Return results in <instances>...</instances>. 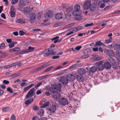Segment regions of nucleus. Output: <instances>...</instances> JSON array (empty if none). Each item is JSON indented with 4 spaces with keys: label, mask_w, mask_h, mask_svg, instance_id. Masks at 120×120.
Masks as SVG:
<instances>
[{
    "label": "nucleus",
    "mask_w": 120,
    "mask_h": 120,
    "mask_svg": "<svg viewBox=\"0 0 120 120\" xmlns=\"http://www.w3.org/2000/svg\"><path fill=\"white\" fill-rule=\"evenodd\" d=\"M9 81L7 80H3V83L6 85L8 84L9 83Z\"/></svg>",
    "instance_id": "3c124183"
},
{
    "label": "nucleus",
    "mask_w": 120,
    "mask_h": 120,
    "mask_svg": "<svg viewBox=\"0 0 120 120\" xmlns=\"http://www.w3.org/2000/svg\"><path fill=\"white\" fill-rule=\"evenodd\" d=\"M89 57L88 55L86 54L82 56L81 58L82 59L88 57Z\"/></svg>",
    "instance_id": "864d4df0"
},
{
    "label": "nucleus",
    "mask_w": 120,
    "mask_h": 120,
    "mask_svg": "<svg viewBox=\"0 0 120 120\" xmlns=\"http://www.w3.org/2000/svg\"><path fill=\"white\" fill-rule=\"evenodd\" d=\"M48 112L51 113H53L56 110V106L54 105H52L51 107L48 109Z\"/></svg>",
    "instance_id": "f8f14e48"
},
{
    "label": "nucleus",
    "mask_w": 120,
    "mask_h": 120,
    "mask_svg": "<svg viewBox=\"0 0 120 120\" xmlns=\"http://www.w3.org/2000/svg\"><path fill=\"white\" fill-rule=\"evenodd\" d=\"M19 3L23 6L26 5L28 3L27 0H20Z\"/></svg>",
    "instance_id": "4be33fe9"
},
{
    "label": "nucleus",
    "mask_w": 120,
    "mask_h": 120,
    "mask_svg": "<svg viewBox=\"0 0 120 120\" xmlns=\"http://www.w3.org/2000/svg\"><path fill=\"white\" fill-rule=\"evenodd\" d=\"M19 74H18V73H16L11 75L9 77H10L11 78H15L16 77L19 76Z\"/></svg>",
    "instance_id": "c9c22d12"
},
{
    "label": "nucleus",
    "mask_w": 120,
    "mask_h": 120,
    "mask_svg": "<svg viewBox=\"0 0 120 120\" xmlns=\"http://www.w3.org/2000/svg\"><path fill=\"white\" fill-rule=\"evenodd\" d=\"M113 47L114 50L116 51L117 52L120 51V45L118 44H115L114 45Z\"/></svg>",
    "instance_id": "f3484780"
},
{
    "label": "nucleus",
    "mask_w": 120,
    "mask_h": 120,
    "mask_svg": "<svg viewBox=\"0 0 120 120\" xmlns=\"http://www.w3.org/2000/svg\"><path fill=\"white\" fill-rule=\"evenodd\" d=\"M34 90H30L26 96L27 99H28L33 96Z\"/></svg>",
    "instance_id": "dca6fc26"
},
{
    "label": "nucleus",
    "mask_w": 120,
    "mask_h": 120,
    "mask_svg": "<svg viewBox=\"0 0 120 120\" xmlns=\"http://www.w3.org/2000/svg\"><path fill=\"white\" fill-rule=\"evenodd\" d=\"M46 56H49L50 55H55L56 54V52H54L53 50L51 48H48L46 49Z\"/></svg>",
    "instance_id": "20e7f679"
},
{
    "label": "nucleus",
    "mask_w": 120,
    "mask_h": 120,
    "mask_svg": "<svg viewBox=\"0 0 120 120\" xmlns=\"http://www.w3.org/2000/svg\"><path fill=\"white\" fill-rule=\"evenodd\" d=\"M59 103L62 106H65L68 104V100L65 98H61L58 100Z\"/></svg>",
    "instance_id": "7ed1b4c3"
},
{
    "label": "nucleus",
    "mask_w": 120,
    "mask_h": 120,
    "mask_svg": "<svg viewBox=\"0 0 120 120\" xmlns=\"http://www.w3.org/2000/svg\"><path fill=\"white\" fill-rule=\"evenodd\" d=\"M55 16L56 19L59 20L62 19V15L61 14L59 13L56 14Z\"/></svg>",
    "instance_id": "412c9836"
},
{
    "label": "nucleus",
    "mask_w": 120,
    "mask_h": 120,
    "mask_svg": "<svg viewBox=\"0 0 120 120\" xmlns=\"http://www.w3.org/2000/svg\"><path fill=\"white\" fill-rule=\"evenodd\" d=\"M77 80L79 82H82L84 80V77L82 75H77L75 77Z\"/></svg>",
    "instance_id": "9b49d317"
},
{
    "label": "nucleus",
    "mask_w": 120,
    "mask_h": 120,
    "mask_svg": "<svg viewBox=\"0 0 120 120\" xmlns=\"http://www.w3.org/2000/svg\"><path fill=\"white\" fill-rule=\"evenodd\" d=\"M94 24L93 23H91L88 24H86L84 25V26L85 27H87L92 26Z\"/></svg>",
    "instance_id": "09e8293b"
},
{
    "label": "nucleus",
    "mask_w": 120,
    "mask_h": 120,
    "mask_svg": "<svg viewBox=\"0 0 120 120\" xmlns=\"http://www.w3.org/2000/svg\"><path fill=\"white\" fill-rule=\"evenodd\" d=\"M24 12L25 14H28L29 13L30 10L29 8L27 7H26L24 8Z\"/></svg>",
    "instance_id": "c756f323"
},
{
    "label": "nucleus",
    "mask_w": 120,
    "mask_h": 120,
    "mask_svg": "<svg viewBox=\"0 0 120 120\" xmlns=\"http://www.w3.org/2000/svg\"><path fill=\"white\" fill-rule=\"evenodd\" d=\"M9 109V107H6L3 108L2 109V111L4 112H6L8 111Z\"/></svg>",
    "instance_id": "4c0bfd02"
},
{
    "label": "nucleus",
    "mask_w": 120,
    "mask_h": 120,
    "mask_svg": "<svg viewBox=\"0 0 120 120\" xmlns=\"http://www.w3.org/2000/svg\"><path fill=\"white\" fill-rule=\"evenodd\" d=\"M17 22L18 23H20L21 24H23L24 23L23 20L21 19H18L17 21Z\"/></svg>",
    "instance_id": "49530a36"
},
{
    "label": "nucleus",
    "mask_w": 120,
    "mask_h": 120,
    "mask_svg": "<svg viewBox=\"0 0 120 120\" xmlns=\"http://www.w3.org/2000/svg\"><path fill=\"white\" fill-rule=\"evenodd\" d=\"M10 11L11 17H15V10L13 6L11 7L10 8Z\"/></svg>",
    "instance_id": "ddd939ff"
},
{
    "label": "nucleus",
    "mask_w": 120,
    "mask_h": 120,
    "mask_svg": "<svg viewBox=\"0 0 120 120\" xmlns=\"http://www.w3.org/2000/svg\"><path fill=\"white\" fill-rule=\"evenodd\" d=\"M34 84H35L34 83L31 84L29 86L26 87L24 88V90H28L31 87L34 86Z\"/></svg>",
    "instance_id": "7c9ffc66"
},
{
    "label": "nucleus",
    "mask_w": 120,
    "mask_h": 120,
    "mask_svg": "<svg viewBox=\"0 0 120 120\" xmlns=\"http://www.w3.org/2000/svg\"><path fill=\"white\" fill-rule=\"evenodd\" d=\"M19 34L20 36H22L24 35L25 33L23 31L20 30L19 32Z\"/></svg>",
    "instance_id": "6e6d98bb"
},
{
    "label": "nucleus",
    "mask_w": 120,
    "mask_h": 120,
    "mask_svg": "<svg viewBox=\"0 0 120 120\" xmlns=\"http://www.w3.org/2000/svg\"><path fill=\"white\" fill-rule=\"evenodd\" d=\"M115 56L117 60L120 61V53H116L115 55Z\"/></svg>",
    "instance_id": "2f4dec72"
},
{
    "label": "nucleus",
    "mask_w": 120,
    "mask_h": 120,
    "mask_svg": "<svg viewBox=\"0 0 120 120\" xmlns=\"http://www.w3.org/2000/svg\"><path fill=\"white\" fill-rule=\"evenodd\" d=\"M42 83L41 82H40L38 83L35 85V88L36 89L39 86L41 85Z\"/></svg>",
    "instance_id": "c03bdc74"
},
{
    "label": "nucleus",
    "mask_w": 120,
    "mask_h": 120,
    "mask_svg": "<svg viewBox=\"0 0 120 120\" xmlns=\"http://www.w3.org/2000/svg\"><path fill=\"white\" fill-rule=\"evenodd\" d=\"M81 11H78L74 10L72 12L73 15L76 16L81 15Z\"/></svg>",
    "instance_id": "6ab92c4d"
},
{
    "label": "nucleus",
    "mask_w": 120,
    "mask_h": 120,
    "mask_svg": "<svg viewBox=\"0 0 120 120\" xmlns=\"http://www.w3.org/2000/svg\"><path fill=\"white\" fill-rule=\"evenodd\" d=\"M80 6L78 4L75 5L74 7V10L81 11L80 10Z\"/></svg>",
    "instance_id": "bb28decb"
},
{
    "label": "nucleus",
    "mask_w": 120,
    "mask_h": 120,
    "mask_svg": "<svg viewBox=\"0 0 120 120\" xmlns=\"http://www.w3.org/2000/svg\"><path fill=\"white\" fill-rule=\"evenodd\" d=\"M64 14L65 15V18L67 20H69L71 18V15L70 13H67L66 12H64Z\"/></svg>",
    "instance_id": "aec40b11"
},
{
    "label": "nucleus",
    "mask_w": 120,
    "mask_h": 120,
    "mask_svg": "<svg viewBox=\"0 0 120 120\" xmlns=\"http://www.w3.org/2000/svg\"><path fill=\"white\" fill-rule=\"evenodd\" d=\"M44 111L43 109H41L38 112V114L40 116H42L43 114Z\"/></svg>",
    "instance_id": "58836bf2"
},
{
    "label": "nucleus",
    "mask_w": 120,
    "mask_h": 120,
    "mask_svg": "<svg viewBox=\"0 0 120 120\" xmlns=\"http://www.w3.org/2000/svg\"><path fill=\"white\" fill-rule=\"evenodd\" d=\"M14 45L11 42V43L9 44L8 45V46L10 48H12L14 47Z\"/></svg>",
    "instance_id": "680f3d73"
},
{
    "label": "nucleus",
    "mask_w": 120,
    "mask_h": 120,
    "mask_svg": "<svg viewBox=\"0 0 120 120\" xmlns=\"http://www.w3.org/2000/svg\"><path fill=\"white\" fill-rule=\"evenodd\" d=\"M18 0H12L11 3L12 4L14 5L17 3L18 2Z\"/></svg>",
    "instance_id": "a19ab883"
},
{
    "label": "nucleus",
    "mask_w": 120,
    "mask_h": 120,
    "mask_svg": "<svg viewBox=\"0 0 120 120\" xmlns=\"http://www.w3.org/2000/svg\"><path fill=\"white\" fill-rule=\"evenodd\" d=\"M23 6L22 5L20 4H18V8L17 9L19 11H22V9L23 8Z\"/></svg>",
    "instance_id": "473e14b6"
},
{
    "label": "nucleus",
    "mask_w": 120,
    "mask_h": 120,
    "mask_svg": "<svg viewBox=\"0 0 120 120\" xmlns=\"http://www.w3.org/2000/svg\"><path fill=\"white\" fill-rule=\"evenodd\" d=\"M77 72L80 75H82L85 74L86 72V71L84 68H81L78 69Z\"/></svg>",
    "instance_id": "1a4fd4ad"
},
{
    "label": "nucleus",
    "mask_w": 120,
    "mask_h": 120,
    "mask_svg": "<svg viewBox=\"0 0 120 120\" xmlns=\"http://www.w3.org/2000/svg\"><path fill=\"white\" fill-rule=\"evenodd\" d=\"M78 16L75 19L78 20H81L82 19L81 17V16H80V15H79V16Z\"/></svg>",
    "instance_id": "052dcab7"
},
{
    "label": "nucleus",
    "mask_w": 120,
    "mask_h": 120,
    "mask_svg": "<svg viewBox=\"0 0 120 120\" xmlns=\"http://www.w3.org/2000/svg\"><path fill=\"white\" fill-rule=\"evenodd\" d=\"M79 66V64H76L71 66L69 68V69H71L72 68H74L75 67H76L78 66Z\"/></svg>",
    "instance_id": "e433bc0d"
},
{
    "label": "nucleus",
    "mask_w": 120,
    "mask_h": 120,
    "mask_svg": "<svg viewBox=\"0 0 120 120\" xmlns=\"http://www.w3.org/2000/svg\"><path fill=\"white\" fill-rule=\"evenodd\" d=\"M60 80L63 85H65L68 83V80L66 78L63 77L61 78Z\"/></svg>",
    "instance_id": "9d476101"
},
{
    "label": "nucleus",
    "mask_w": 120,
    "mask_h": 120,
    "mask_svg": "<svg viewBox=\"0 0 120 120\" xmlns=\"http://www.w3.org/2000/svg\"><path fill=\"white\" fill-rule=\"evenodd\" d=\"M15 117L14 115H12L11 116L10 120H15Z\"/></svg>",
    "instance_id": "0e129e2a"
},
{
    "label": "nucleus",
    "mask_w": 120,
    "mask_h": 120,
    "mask_svg": "<svg viewBox=\"0 0 120 120\" xmlns=\"http://www.w3.org/2000/svg\"><path fill=\"white\" fill-rule=\"evenodd\" d=\"M27 49L22 50L19 51L18 52V54H25L28 52Z\"/></svg>",
    "instance_id": "a878e982"
},
{
    "label": "nucleus",
    "mask_w": 120,
    "mask_h": 120,
    "mask_svg": "<svg viewBox=\"0 0 120 120\" xmlns=\"http://www.w3.org/2000/svg\"><path fill=\"white\" fill-rule=\"evenodd\" d=\"M20 48L19 47H16L13 49L14 51V52H16L20 50Z\"/></svg>",
    "instance_id": "13d9d810"
},
{
    "label": "nucleus",
    "mask_w": 120,
    "mask_h": 120,
    "mask_svg": "<svg viewBox=\"0 0 120 120\" xmlns=\"http://www.w3.org/2000/svg\"><path fill=\"white\" fill-rule=\"evenodd\" d=\"M108 62H109L111 65L112 66H114L115 65L116 63L115 60L111 57H109L107 59Z\"/></svg>",
    "instance_id": "6e6552de"
},
{
    "label": "nucleus",
    "mask_w": 120,
    "mask_h": 120,
    "mask_svg": "<svg viewBox=\"0 0 120 120\" xmlns=\"http://www.w3.org/2000/svg\"><path fill=\"white\" fill-rule=\"evenodd\" d=\"M5 46V44L4 43H2L1 44V45L0 46V49L1 50L2 49H4V48Z\"/></svg>",
    "instance_id": "de8ad7c7"
},
{
    "label": "nucleus",
    "mask_w": 120,
    "mask_h": 120,
    "mask_svg": "<svg viewBox=\"0 0 120 120\" xmlns=\"http://www.w3.org/2000/svg\"><path fill=\"white\" fill-rule=\"evenodd\" d=\"M73 9V8L72 7H68L66 9V10L64 12H66L67 13H70L71 12Z\"/></svg>",
    "instance_id": "b1692460"
},
{
    "label": "nucleus",
    "mask_w": 120,
    "mask_h": 120,
    "mask_svg": "<svg viewBox=\"0 0 120 120\" xmlns=\"http://www.w3.org/2000/svg\"><path fill=\"white\" fill-rule=\"evenodd\" d=\"M96 7V4L93 3L91 4L89 9L90 11H92L95 10Z\"/></svg>",
    "instance_id": "2eb2a0df"
},
{
    "label": "nucleus",
    "mask_w": 120,
    "mask_h": 120,
    "mask_svg": "<svg viewBox=\"0 0 120 120\" xmlns=\"http://www.w3.org/2000/svg\"><path fill=\"white\" fill-rule=\"evenodd\" d=\"M45 78L44 75L41 76L37 78V79L38 80H42Z\"/></svg>",
    "instance_id": "bf43d9fd"
},
{
    "label": "nucleus",
    "mask_w": 120,
    "mask_h": 120,
    "mask_svg": "<svg viewBox=\"0 0 120 120\" xmlns=\"http://www.w3.org/2000/svg\"><path fill=\"white\" fill-rule=\"evenodd\" d=\"M1 17L4 19H6V17L5 14L4 13H2L1 15Z\"/></svg>",
    "instance_id": "338daca9"
},
{
    "label": "nucleus",
    "mask_w": 120,
    "mask_h": 120,
    "mask_svg": "<svg viewBox=\"0 0 120 120\" xmlns=\"http://www.w3.org/2000/svg\"><path fill=\"white\" fill-rule=\"evenodd\" d=\"M2 53H3V54H2V56L1 57V58L5 57L8 55V54L5 52H3Z\"/></svg>",
    "instance_id": "79ce46f5"
},
{
    "label": "nucleus",
    "mask_w": 120,
    "mask_h": 120,
    "mask_svg": "<svg viewBox=\"0 0 120 120\" xmlns=\"http://www.w3.org/2000/svg\"><path fill=\"white\" fill-rule=\"evenodd\" d=\"M97 69V68L95 66H93L91 67L90 69L89 74H90V73L93 74L96 71Z\"/></svg>",
    "instance_id": "a211bd4d"
},
{
    "label": "nucleus",
    "mask_w": 120,
    "mask_h": 120,
    "mask_svg": "<svg viewBox=\"0 0 120 120\" xmlns=\"http://www.w3.org/2000/svg\"><path fill=\"white\" fill-rule=\"evenodd\" d=\"M82 47L81 46H76L75 48V49L77 50H79Z\"/></svg>",
    "instance_id": "5fc2aeb1"
},
{
    "label": "nucleus",
    "mask_w": 120,
    "mask_h": 120,
    "mask_svg": "<svg viewBox=\"0 0 120 120\" xmlns=\"http://www.w3.org/2000/svg\"><path fill=\"white\" fill-rule=\"evenodd\" d=\"M97 68L99 70L101 71H102L104 69V66L102 64L97 66Z\"/></svg>",
    "instance_id": "cd10ccee"
},
{
    "label": "nucleus",
    "mask_w": 120,
    "mask_h": 120,
    "mask_svg": "<svg viewBox=\"0 0 120 120\" xmlns=\"http://www.w3.org/2000/svg\"><path fill=\"white\" fill-rule=\"evenodd\" d=\"M16 66L17 65L18 67L21 66V62L20 61H19L18 62H16Z\"/></svg>",
    "instance_id": "69168bd1"
},
{
    "label": "nucleus",
    "mask_w": 120,
    "mask_h": 120,
    "mask_svg": "<svg viewBox=\"0 0 120 120\" xmlns=\"http://www.w3.org/2000/svg\"><path fill=\"white\" fill-rule=\"evenodd\" d=\"M51 95L52 98L54 99H59L60 96V94L58 92V90H50Z\"/></svg>",
    "instance_id": "f03ea898"
},
{
    "label": "nucleus",
    "mask_w": 120,
    "mask_h": 120,
    "mask_svg": "<svg viewBox=\"0 0 120 120\" xmlns=\"http://www.w3.org/2000/svg\"><path fill=\"white\" fill-rule=\"evenodd\" d=\"M34 47H32L31 46H29L27 50L28 51V52H30L33 51L34 49Z\"/></svg>",
    "instance_id": "f704fd0d"
},
{
    "label": "nucleus",
    "mask_w": 120,
    "mask_h": 120,
    "mask_svg": "<svg viewBox=\"0 0 120 120\" xmlns=\"http://www.w3.org/2000/svg\"><path fill=\"white\" fill-rule=\"evenodd\" d=\"M62 85L60 84H51V87L47 86L45 87L46 90H50L51 88L52 90H61Z\"/></svg>",
    "instance_id": "f257e3e1"
},
{
    "label": "nucleus",
    "mask_w": 120,
    "mask_h": 120,
    "mask_svg": "<svg viewBox=\"0 0 120 120\" xmlns=\"http://www.w3.org/2000/svg\"><path fill=\"white\" fill-rule=\"evenodd\" d=\"M103 63V62L102 61H99L95 63V64L97 65V66H98L99 65H100L102 64Z\"/></svg>",
    "instance_id": "8fccbe9b"
},
{
    "label": "nucleus",
    "mask_w": 120,
    "mask_h": 120,
    "mask_svg": "<svg viewBox=\"0 0 120 120\" xmlns=\"http://www.w3.org/2000/svg\"><path fill=\"white\" fill-rule=\"evenodd\" d=\"M68 76L70 78V80L72 81H74L76 78L75 76L72 74H69Z\"/></svg>",
    "instance_id": "c85d7f7f"
},
{
    "label": "nucleus",
    "mask_w": 120,
    "mask_h": 120,
    "mask_svg": "<svg viewBox=\"0 0 120 120\" xmlns=\"http://www.w3.org/2000/svg\"><path fill=\"white\" fill-rule=\"evenodd\" d=\"M101 57H97L94 58V60L95 61H97L98 60H101Z\"/></svg>",
    "instance_id": "37998d69"
},
{
    "label": "nucleus",
    "mask_w": 120,
    "mask_h": 120,
    "mask_svg": "<svg viewBox=\"0 0 120 120\" xmlns=\"http://www.w3.org/2000/svg\"><path fill=\"white\" fill-rule=\"evenodd\" d=\"M104 69H109L111 67V64L109 62H105L103 64Z\"/></svg>",
    "instance_id": "4468645a"
},
{
    "label": "nucleus",
    "mask_w": 120,
    "mask_h": 120,
    "mask_svg": "<svg viewBox=\"0 0 120 120\" xmlns=\"http://www.w3.org/2000/svg\"><path fill=\"white\" fill-rule=\"evenodd\" d=\"M111 41H112L110 39H107L105 40V43L106 44H109Z\"/></svg>",
    "instance_id": "603ef678"
},
{
    "label": "nucleus",
    "mask_w": 120,
    "mask_h": 120,
    "mask_svg": "<svg viewBox=\"0 0 120 120\" xmlns=\"http://www.w3.org/2000/svg\"><path fill=\"white\" fill-rule=\"evenodd\" d=\"M49 102L47 101L41 106V107L42 108H45L47 107L49 105Z\"/></svg>",
    "instance_id": "72a5a7b5"
},
{
    "label": "nucleus",
    "mask_w": 120,
    "mask_h": 120,
    "mask_svg": "<svg viewBox=\"0 0 120 120\" xmlns=\"http://www.w3.org/2000/svg\"><path fill=\"white\" fill-rule=\"evenodd\" d=\"M106 51L108 55L109 56H113L114 55V52L111 50H107Z\"/></svg>",
    "instance_id": "393cba45"
},
{
    "label": "nucleus",
    "mask_w": 120,
    "mask_h": 120,
    "mask_svg": "<svg viewBox=\"0 0 120 120\" xmlns=\"http://www.w3.org/2000/svg\"><path fill=\"white\" fill-rule=\"evenodd\" d=\"M38 71V69L36 68V69L33 70L31 71V72L32 73H34Z\"/></svg>",
    "instance_id": "4d7b16f0"
},
{
    "label": "nucleus",
    "mask_w": 120,
    "mask_h": 120,
    "mask_svg": "<svg viewBox=\"0 0 120 120\" xmlns=\"http://www.w3.org/2000/svg\"><path fill=\"white\" fill-rule=\"evenodd\" d=\"M103 43L100 41H99L97 42L96 43L95 45L98 46H100L102 45Z\"/></svg>",
    "instance_id": "ea45409f"
},
{
    "label": "nucleus",
    "mask_w": 120,
    "mask_h": 120,
    "mask_svg": "<svg viewBox=\"0 0 120 120\" xmlns=\"http://www.w3.org/2000/svg\"><path fill=\"white\" fill-rule=\"evenodd\" d=\"M53 15V13L52 11H49L45 13L44 15V17L46 18L52 17Z\"/></svg>",
    "instance_id": "0eeeda50"
},
{
    "label": "nucleus",
    "mask_w": 120,
    "mask_h": 120,
    "mask_svg": "<svg viewBox=\"0 0 120 120\" xmlns=\"http://www.w3.org/2000/svg\"><path fill=\"white\" fill-rule=\"evenodd\" d=\"M33 98H31L27 100L25 102V104L26 105H29L33 101Z\"/></svg>",
    "instance_id": "5701e85b"
},
{
    "label": "nucleus",
    "mask_w": 120,
    "mask_h": 120,
    "mask_svg": "<svg viewBox=\"0 0 120 120\" xmlns=\"http://www.w3.org/2000/svg\"><path fill=\"white\" fill-rule=\"evenodd\" d=\"M38 120H47V119L46 117H42L39 119Z\"/></svg>",
    "instance_id": "774afa93"
},
{
    "label": "nucleus",
    "mask_w": 120,
    "mask_h": 120,
    "mask_svg": "<svg viewBox=\"0 0 120 120\" xmlns=\"http://www.w3.org/2000/svg\"><path fill=\"white\" fill-rule=\"evenodd\" d=\"M91 4V2L90 0H88L86 1L85 3L83 5L84 9L85 10L88 9Z\"/></svg>",
    "instance_id": "39448f33"
},
{
    "label": "nucleus",
    "mask_w": 120,
    "mask_h": 120,
    "mask_svg": "<svg viewBox=\"0 0 120 120\" xmlns=\"http://www.w3.org/2000/svg\"><path fill=\"white\" fill-rule=\"evenodd\" d=\"M44 68V67L43 65L39 67L38 68H37L38 69V71H39L40 70L42 69L43 68Z\"/></svg>",
    "instance_id": "e2e57ef3"
},
{
    "label": "nucleus",
    "mask_w": 120,
    "mask_h": 120,
    "mask_svg": "<svg viewBox=\"0 0 120 120\" xmlns=\"http://www.w3.org/2000/svg\"><path fill=\"white\" fill-rule=\"evenodd\" d=\"M0 86L2 89L4 90L6 88V87L4 84H3L2 85H0ZM0 90H1L0 88Z\"/></svg>",
    "instance_id": "a18cd8bd"
},
{
    "label": "nucleus",
    "mask_w": 120,
    "mask_h": 120,
    "mask_svg": "<svg viewBox=\"0 0 120 120\" xmlns=\"http://www.w3.org/2000/svg\"><path fill=\"white\" fill-rule=\"evenodd\" d=\"M30 19L29 22L31 23H34L36 18V15L34 13H31L30 15Z\"/></svg>",
    "instance_id": "423d86ee"
}]
</instances>
